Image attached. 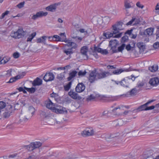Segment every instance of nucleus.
<instances>
[{
    "label": "nucleus",
    "instance_id": "1",
    "mask_svg": "<svg viewBox=\"0 0 159 159\" xmlns=\"http://www.w3.org/2000/svg\"><path fill=\"white\" fill-rule=\"evenodd\" d=\"M111 75L109 72L103 71L99 72L95 70L90 72L89 80L91 83H92L95 80L104 78Z\"/></svg>",
    "mask_w": 159,
    "mask_h": 159
},
{
    "label": "nucleus",
    "instance_id": "2",
    "mask_svg": "<svg viewBox=\"0 0 159 159\" xmlns=\"http://www.w3.org/2000/svg\"><path fill=\"white\" fill-rule=\"evenodd\" d=\"M25 34V32L22 28H20L18 29L16 31H12L10 36L14 39H19L24 37Z\"/></svg>",
    "mask_w": 159,
    "mask_h": 159
},
{
    "label": "nucleus",
    "instance_id": "3",
    "mask_svg": "<svg viewBox=\"0 0 159 159\" xmlns=\"http://www.w3.org/2000/svg\"><path fill=\"white\" fill-rule=\"evenodd\" d=\"M154 101V100L149 101L145 104L139 106L135 110H136L137 112H139L143 111H148L153 109L155 107L154 106L152 105L150 107H148V105ZM134 111H135V110H134Z\"/></svg>",
    "mask_w": 159,
    "mask_h": 159
},
{
    "label": "nucleus",
    "instance_id": "4",
    "mask_svg": "<svg viewBox=\"0 0 159 159\" xmlns=\"http://www.w3.org/2000/svg\"><path fill=\"white\" fill-rule=\"evenodd\" d=\"M136 77L134 75H132L130 77H128L124 78L120 81L121 85L124 87H128L131 80H132L133 81L135 80Z\"/></svg>",
    "mask_w": 159,
    "mask_h": 159
},
{
    "label": "nucleus",
    "instance_id": "5",
    "mask_svg": "<svg viewBox=\"0 0 159 159\" xmlns=\"http://www.w3.org/2000/svg\"><path fill=\"white\" fill-rule=\"evenodd\" d=\"M119 45V42L116 39L111 40L109 42V46L111 47L112 53L118 52L117 49H116L117 46Z\"/></svg>",
    "mask_w": 159,
    "mask_h": 159
},
{
    "label": "nucleus",
    "instance_id": "6",
    "mask_svg": "<svg viewBox=\"0 0 159 159\" xmlns=\"http://www.w3.org/2000/svg\"><path fill=\"white\" fill-rule=\"evenodd\" d=\"M95 131L92 128H87L83 131L81 133V135L83 137L91 136L94 135Z\"/></svg>",
    "mask_w": 159,
    "mask_h": 159
},
{
    "label": "nucleus",
    "instance_id": "7",
    "mask_svg": "<svg viewBox=\"0 0 159 159\" xmlns=\"http://www.w3.org/2000/svg\"><path fill=\"white\" fill-rule=\"evenodd\" d=\"M54 112L57 113L62 114L67 113V111L65 108L60 106L59 105H56L55 107L53 108Z\"/></svg>",
    "mask_w": 159,
    "mask_h": 159
},
{
    "label": "nucleus",
    "instance_id": "8",
    "mask_svg": "<svg viewBox=\"0 0 159 159\" xmlns=\"http://www.w3.org/2000/svg\"><path fill=\"white\" fill-rule=\"evenodd\" d=\"M54 78V75L52 73L49 72L45 74L43 79L46 82H48L53 80Z\"/></svg>",
    "mask_w": 159,
    "mask_h": 159
},
{
    "label": "nucleus",
    "instance_id": "9",
    "mask_svg": "<svg viewBox=\"0 0 159 159\" xmlns=\"http://www.w3.org/2000/svg\"><path fill=\"white\" fill-rule=\"evenodd\" d=\"M48 14L47 12H43V11H40L37 12L35 15H34L31 18L33 20H35L38 18H40L43 16H46Z\"/></svg>",
    "mask_w": 159,
    "mask_h": 159
},
{
    "label": "nucleus",
    "instance_id": "10",
    "mask_svg": "<svg viewBox=\"0 0 159 159\" xmlns=\"http://www.w3.org/2000/svg\"><path fill=\"white\" fill-rule=\"evenodd\" d=\"M68 95L72 98L74 99L80 100L81 99V97L72 89H71L68 92Z\"/></svg>",
    "mask_w": 159,
    "mask_h": 159
},
{
    "label": "nucleus",
    "instance_id": "11",
    "mask_svg": "<svg viewBox=\"0 0 159 159\" xmlns=\"http://www.w3.org/2000/svg\"><path fill=\"white\" fill-rule=\"evenodd\" d=\"M85 88V86L82 83H79L75 88V91L77 93L83 92Z\"/></svg>",
    "mask_w": 159,
    "mask_h": 159
},
{
    "label": "nucleus",
    "instance_id": "12",
    "mask_svg": "<svg viewBox=\"0 0 159 159\" xmlns=\"http://www.w3.org/2000/svg\"><path fill=\"white\" fill-rule=\"evenodd\" d=\"M149 83L152 86H156L159 83V79L157 77H153L150 79Z\"/></svg>",
    "mask_w": 159,
    "mask_h": 159
},
{
    "label": "nucleus",
    "instance_id": "13",
    "mask_svg": "<svg viewBox=\"0 0 159 159\" xmlns=\"http://www.w3.org/2000/svg\"><path fill=\"white\" fill-rule=\"evenodd\" d=\"M123 23L121 22H118L117 23L112 26L113 30L114 32L118 31V30H121L122 29L121 28Z\"/></svg>",
    "mask_w": 159,
    "mask_h": 159
},
{
    "label": "nucleus",
    "instance_id": "14",
    "mask_svg": "<svg viewBox=\"0 0 159 159\" xmlns=\"http://www.w3.org/2000/svg\"><path fill=\"white\" fill-rule=\"evenodd\" d=\"M30 82L34 86L40 85L42 84V80L39 77H37L33 81H30Z\"/></svg>",
    "mask_w": 159,
    "mask_h": 159
},
{
    "label": "nucleus",
    "instance_id": "15",
    "mask_svg": "<svg viewBox=\"0 0 159 159\" xmlns=\"http://www.w3.org/2000/svg\"><path fill=\"white\" fill-rule=\"evenodd\" d=\"M134 22V23L133 24L134 25H136L139 24L140 21L139 19L137 18H136L135 17H133L132 20L126 23V25H131L133 22Z\"/></svg>",
    "mask_w": 159,
    "mask_h": 159
},
{
    "label": "nucleus",
    "instance_id": "16",
    "mask_svg": "<svg viewBox=\"0 0 159 159\" xmlns=\"http://www.w3.org/2000/svg\"><path fill=\"white\" fill-rule=\"evenodd\" d=\"M58 4L55 3L51 5L46 8L47 11L51 12H54L56 11Z\"/></svg>",
    "mask_w": 159,
    "mask_h": 159
},
{
    "label": "nucleus",
    "instance_id": "17",
    "mask_svg": "<svg viewBox=\"0 0 159 159\" xmlns=\"http://www.w3.org/2000/svg\"><path fill=\"white\" fill-rule=\"evenodd\" d=\"M118 33V32H114L113 33H111L109 32H104L103 33V36L104 39H108L112 37L114 34H116Z\"/></svg>",
    "mask_w": 159,
    "mask_h": 159
},
{
    "label": "nucleus",
    "instance_id": "18",
    "mask_svg": "<svg viewBox=\"0 0 159 159\" xmlns=\"http://www.w3.org/2000/svg\"><path fill=\"white\" fill-rule=\"evenodd\" d=\"M88 50V48L87 46H84L81 49V53L82 54L86 57V58L85 59H87L88 58V55L87 54Z\"/></svg>",
    "mask_w": 159,
    "mask_h": 159
},
{
    "label": "nucleus",
    "instance_id": "19",
    "mask_svg": "<svg viewBox=\"0 0 159 159\" xmlns=\"http://www.w3.org/2000/svg\"><path fill=\"white\" fill-rule=\"evenodd\" d=\"M139 92V91H138V90L135 87L132 89L130 91L126 93V94L133 96L136 95Z\"/></svg>",
    "mask_w": 159,
    "mask_h": 159
},
{
    "label": "nucleus",
    "instance_id": "20",
    "mask_svg": "<svg viewBox=\"0 0 159 159\" xmlns=\"http://www.w3.org/2000/svg\"><path fill=\"white\" fill-rule=\"evenodd\" d=\"M47 38L46 36H43L40 38H38L37 39V43H43L44 44H46V39Z\"/></svg>",
    "mask_w": 159,
    "mask_h": 159
},
{
    "label": "nucleus",
    "instance_id": "21",
    "mask_svg": "<svg viewBox=\"0 0 159 159\" xmlns=\"http://www.w3.org/2000/svg\"><path fill=\"white\" fill-rule=\"evenodd\" d=\"M77 72L75 70L72 71L71 72L69 73V76L68 77L67 80L69 81L71 80V79L74 78L77 74Z\"/></svg>",
    "mask_w": 159,
    "mask_h": 159
},
{
    "label": "nucleus",
    "instance_id": "22",
    "mask_svg": "<svg viewBox=\"0 0 159 159\" xmlns=\"http://www.w3.org/2000/svg\"><path fill=\"white\" fill-rule=\"evenodd\" d=\"M20 123H25L27 121L28 118H27L24 114H21L20 116Z\"/></svg>",
    "mask_w": 159,
    "mask_h": 159
},
{
    "label": "nucleus",
    "instance_id": "23",
    "mask_svg": "<svg viewBox=\"0 0 159 159\" xmlns=\"http://www.w3.org/2000/svg\"><path fill=\"white\" fill-rule=\"evenodd\" d=\"M53 103L52 102L51 100H49L46 104V107L49 109H50L53 111V108L55 107H53Z\"/></svg>",
    "mask_w": 159,
    "mask_h": 159
},
{
    "label": "nucleus",
    "instance_id": "24",
    "mask_svg": "<svg viewBox=\"0 0 159 159\" xmlns=\"http://www.w3.org/2000/svg\"><path fill=\"white\" fill-rule=\"evenodd\" d=\"M66 36H64V37L61 38L59 36L57 35H53L54 41H61L62 42L64 40V39L65 38Z\"/></svg>",
    "mask_w": 159,
    "mask_h": 159
},
{
    "label": "nucleus",
    "instance_id": "25",
    "mask_svg": "<svg viewBox=\"0 0 159 159\" xmlns=\"http://www.w3.org/2000/svg\"><path fill=\"white\" fill-rule=\"evenodd\" d=\"M124 6L125 7V9H126L132 7L131 5L129 3V1L128 0H125L124 1Z\"/></svg>",
    "mask_w": 159,
    "mask_h": 159
},
{
    "label": "nucleus",
    "instance_id": "26",
    "mask_svg": "<svg viewBox=\"0 0 159 159\" xmlns=\"http://www.w3.org/2000/svg\"><path fill=\"white\" fill-rule=\"evenodd\" d=\"M158 66L157 65H154L148 67V69L152 72L156 71L158 70Z\"/></svg>",
    "mask_w": 159,
    "mask_h": 159
},
{
    "label": "nucleus",
    "instance_id": "27",
    "mask_svg": "<svg viewBox=\"0 0 159 159\" xmlns=\"http://www.w3.org/2000/svg\"><path fill=\"white\" fill-rule=\"evenodd\" d=\"M154 29L152 28H149L145 30L146 36L152 35V34Z\"/></svg>",
    "mask_w": 159,
    "mask_h": 159
},
{
    "label": "nucleus",
    "instance_id": "28",
    "mask_svg": "<svg viewBox=\"0 0 159 159\" xmlns=\"http://www.w3.org/2000/svg\"><path fill=\"white\" fill-rule=\"evenodd\" d=\"M144 83L143 82H140L137 84V85L135 87V88L139 92L140 90H142V88L144 86Z\"/></svg>",
    "mask_w": 159,
    "mask_h": 159
},
{
    "label": "nucleus",
    "instance_id": "29",
    "mask_svg": "<svg viewBox=\"0 0 159 159\" xmlns=\"http://www.w3.org/2000/svg\"><path fill=\"white\" fill-rule=\"evenodd\" d=\"M96 98L95 96L93 94H91L89 96H88L86 99V100L88 102L91 101H94Z\"/></svg>",
    "mask_w": 159,
    "mask_h": 159
},
{
    "label": "nucleus",
    "instance_id": "30",
    "mask_svg": "<svg viewBox=\"0 0 159 159\" xmlns=\"http://www.w3.org/2000/svg\"><path fill=\"white\" fill-rule=\"evenodd\" d=\"M71 37L72 39H74L75 41L77 43H80L82 40V37H79L77 36L71 35Z\"/></svg>",
    "mask_w": 159,
    "mask_h": 159
},
{
    "label": "nucleus",
    "instance_id": "31",
    "mask_svg": "<svg viewBox=\"0 0 159 159\" xmlns=\"http://www.w3.org/2000/svg\"><path fill=\"white\" fill-rule=\"evenodd\" d=\"M12 112L10 111L5 112L3 114V117L5 118H8L10 116Z\"/></svg>",
    "mask_w": 159,
    "mask_h": 159
},
{
    "label": "nucleus",
    "instance_id": "32",
    "mask_svg": "<svg viewBox=\"0 0 159 159\" xmlns=\"http://www.w3.org/2000/svg\"><path fill=\"white\" fill-rule=\"evenodd\" d=\"M72 82H69L67 84L64 86V90L66 91H68L70 89L72 84Z\"/></svg>",
    "mask_w": 159,
    "mask_h": 159
},
{
    "label": "nucleus",
    "instance_id": "33",
    "mask_svg": "<svg viewBox=\"0 0 159 159\" xmlns=\"http://www.w3.org/2000/svg\"><path fill=\"white\" fill-rule=\"evenodd\" d=\"M25 72H23L21 74H20L13 77V79L14 80H15V81L17 80L22 78L25 75Z\"/></svg>",
    "mask_w": 159,
    "mask_h": 159
},
{
    "label": "nucleus",
    "instance_id": "34",
    "mask_svg": "<svg viewBox=\"0 0 159 159\" xmlns=\"http://www.w3.org/2000/svg\"><path fill=\"white\" fill-rule=\"evenodd\" d=\"M64 52L66 53L67 55H69V57L70 58V55L73 53L72 49L70 48L65 49L64 50Z\"/></svg>",
    "mask_w": 159,
    "mask_h": 159
},
{
    "label": "nucleus",
    "instance_id": "35",
    "mask_svg": "<svg viewBox=\"0 0 159 159\" xmlns=\"http://www.w3.org/2000/svg\"><path fill=\"white\" fill-rule=\"evenodd\" d=\"M10 59V58L9 57H5L0 61V64H5L7 63Z\"/></svg>",
    "mask_w": 159,
    "mask_h": 159
},
{
    "label": "nucleus",
    "instance_id": "36",
    "mask_svg": "<svg viewBox=\"0 0 159 159\" xmlns=\"http://www.w3.org/2000/svg\"><path fill=\"white\" fill-rule=\"evenodd\" d=\"M36 32H34L32 33L30 35L27 39V41H31L36 36Z\"/></svg>",
    "mask_w": 159,
    "mask_h": 159
},
{
    "label": "nucleus",
    "instance_id": "37",
    "mask_svg": "<svg viewBox=\"0 0 159 159\" xmlns=\"http://www.w3.org/2000/svg\"><path fill=\"white\" fill-rule=\"evenodd\" d=\"M137 46L139 48L144 49L145 48V45L142 42H138L137 44Z\"/></svg>",
    "mask_w": 159,
    "mask_h": 159
},
{
    "label": "nucleus",
    "instance_id": "38",
    "mask_svg": "<svg viewBox=\"0 0 159 159\" xmlns=\"http://www.w3.org/2000/svg\"><path fill=\"white\" fill-rule=\"evenodd\" d=\"M33 144L34 145V149L39 148L42 145V143L39 142H34L33 143Z\"/></svg>",
    "mask_w": 159,
    "mask_h": 159
},
{
    "label": "nucleus",
    "instance_id": "39",
    "mask_svg": "<svg viewBox=\"0 0 159 159\" xmlns=\"http://www.w3.org/2000/svg\"><path fill=\"white\" fill-rule=\"evenodd\" d=\"M25 89L27 91L31 93H33L35 92L36 90L35 88H34L32 87L31 88H27L26 87H24Z\"/></svg>",
    "mask_w": 159,
    "mask_h": 159
},
{
    "label": "nucleus",
    "instance_id": "40",
    "mask_svg": "<svg viewBox=\"0 0 159 159\" xmlns=\"http://www.w3.org/2000/svg\"><path fill=\"white\" fill-rule=\"evenodd\" d=\"M17 155L16 154H14L10 155L9 156L8 158H6L5 159L3 157H0V159H15V158Z\"/></svg>",
    "mask_w": 159,
    "mask_h": 159
},
{
    "label": "nucleus",
    "instance_id": "41",
    "mask_svg": "<svg viewBox=\"0 0 159 159\" xmlns=\"http://www.w3.org/2000/svg\"><path fill=\"white\" fill-rule=\"evenodd\" d=\"M115 122L116 123V126H121L122 125L124 124V122L123 121V120L121 119H120L116 120Z\"/></svg>",
    "mask_w": 159,
    "mask_h": 159
},
{
    "label": "nucleus",
    "instance_id": "42",
    "mask_svg": "<svg viewBox=\"0 0 159 159\" xmlns=\"http://www.w3.org/2000/svg\"><path fill=\"white\" fill-rule=\"evenodd\" d=\"M62 42H65L66 43V44H65L66 46H67L68 47H71V45L72 43L70 42V41L67 39L65 37V38L64 39V40Z\"/></svg>",
    "mask_w": 159,
    "mask_h": 159
},
{
    "label": "nucleus",
    "instance_id": "43",
    "mask_svg": "<svg viewBox=\"0 0 159 159\" xmlns=\"http://www.w3.org/2000/svg\"><path fill=\"white\" fill-rule=\"evenodd\" d=\"M33 143H30L29 145L26 146V148L29 151H32L34 149Z\"/></svg>",
    "mask_w": 159,
    "mask_h": 159
},
{
    "label": "nucleus",
    "instance_id": "44",
    "mask_svg": "<svg viewBox=\"0 0 159 159\" xmlns=\"http://www.w3.org/2000/svg\"><path fill=\"white\" fill-rule=\"evenodd\" d=\"M125 70L122 69H120L115 70L113 71V73L114 74H119Z\"/></svg>",
    "mask_w": 159,
    "mask_h": 159
},
{
    "label": "nucleus",
    "instance_id": "45",
    "mask_svg": "<svg viewBox=\"0 0 159 159\" xmlns=\"http://www.w3.org/2000/svg\"><path fill=\"white\" fill-rule=\"evenodd\" d=\"M119 133L117 134H109L108 138L109 139H111L112 138H115L119 136Z\"/></svg>",
    "mask_w": 159,
    "mask_h": 159
},
{
    "label": "nucleus",
    "instance_id": "46",
    "mask_svg": "<svg viewBox=\"0 0 159 159\" xmlns=\"http://www.w3.org/2000/svg\"><path fill=\"white\" fill-rule=\"evenodd\" d=\"M128 37L127 35H125L121 39V42L124 43L127 42L128 40Z\"/></svg>",
    "mask_w": 159,
    "mask_h": 159
},
{
    "label": "nucleus",
    "instance_id": "47",
    "mask_svg": "<svg viewBox=\"0 0 159 159\" xmlns=\"http://www.w3.org/2000/svg\"><path fill=\"white\" fill-rule=\"evenodd\" d=\"M125 46V43H123L121 46L118 47L117 50L118 52H122L124 50Z\"/></svg>",
    "mask_w": 159,
    "mask_h": 159
},
{
    "label": "nucleus",
    "instance_id": "48",
    "mask_svg": "<svg viewBox=\"0 0 159 159\" xmlns=\"http://www.w3.org/2000/svg\"><path fill=\"white\" fill-rule=\"evenodd\" d=\"M108 135L109 134H107L106 133L102 134L100 136V138H105L106 140H107V139H109Z\"/></svg>",
    "mask_w": 159,
    "mask_h": 159
},
{
    "label": "nucleus",
    "instance_id": "49",
    "mask_svg": "<svg viewBox=\"0 0 159 159\" xmlns=\"http://www.w3.org/2000/svg\"><path fill=\"white\" fill-rule=\"evenodd\" d=\"M10 12V11H6L4 13L2 14L1 16L0 17V19H2L4 18L5 16L7 15Z\"/></svg>",
    "mask_w": 159,
    "mask_h": 159
},
{
    "label": "nucleus",
    "instance_id": "50",
    "mask_svg": "<svg viewBox=\"0 0 159 159\" xmlns=\"http://www.w3.org/2000/svg\"><path fill=\"white\" fill-rule=\"evenodd\" d=\"M64 77L65 76L63 73L59 74L57 76V79L60 80H62Z\"/></svg>",
    "mask_w": 159,
    "mask_h": 159
},
{
    "label": "nucleus",
    "instance_id": "51",
    "mask_svg": "<svg viewBox=\"0 0 159 159\" xmlns=\"http://www.w3.org/2000/svg\"><path fill=\"white\" fill-rule=\"evenodd\" d=\"M86 72L85 70L84 71L80 70L79 72L78 73V75L79 76H82L86 74Z\"/></svg>",
    "mask_w": 159,
    "mask_h": 159
},
{
    "label": "nucleus",
    "instance_id": "52",
    "mask_svg": "<svg viewBox=\"0 0 159 159\" xmlns=\"http://www.w3.org/2000/svg\"><path fill=\"white\" fill-rule=\"evenodd\" d=\"M94 50L95 52H97L101 53L102 50V48L98 47H95L94 48Z\"/></svg>",
    "mask_w": 159,
    "mask_h": 159
},
{
    "label": "nucleus",
    "instance_id": "53",
    "mask_svg": "<svg viewBox=\"0 0 159 159\" xmlns=\"http://www.w3.org/2000/svg\"><path fill=\"white\" fill-rule=\"evenodd\" d=\"M29 110L32 114H33L35 111V109L32 106H30L29 108Z\"/></svg>",
    "mask_w": 159,
    "mask_h": 159
},
{
    "label": "nucleus",
    "instance_id": "54",
    "mask_svg": "<svg viewBox=\"0 0 159 159\" xmlns=\"http://www.w3.org/2000/svg\"><path fill=\"white\" fill-rule=\"evenodd\" d=\"M153 47L155 49L159 48V42H157L154 43L153 45Z\"/></svg>",
    "mask_w": 159,
    "mask_h": 159
},
{
    "label": "nucleus",
    "instance_id": "55",
    "mask_svg": "<svg viewBox=\"0 0 159 159\" xmlns=\"http://www.w3.org/2000/svg\"><path fill=\"white\" fill-rule=\"evenodd\" d=\"M71 43L72 44L71 47H72L70 48L72 50V49H75L78 46L77 45L76 43L73 42H71Z\"/></svg>",
    "mask_w": 159,
    "mask_h": 159
},
{
    "label": "nucleus",
    "instance_id": "56",
    "mask_svg": "<svg viewBox=\"0 0 159 159\" xmlns=\"http://www.w3.org/2000/svg\"><path fill=\"white\" fill-rule=\"evenodd\" d=\"M25 4V2H22L20 3L17 5V7L19 8H21L24 7Z\"/></svg>",
    "mask_w": 159,
    "mask_h": 159
},
{
    "label": "nucleus",
    "instance_id": "57",
    "mask_svg": "<svg viewBox=\"0 0 159 159\" xmlns=\"http://www.w3.org/2000/svg\"><path fill=\"white\" fill-rule=\"evenodd\" d=\"M136 6L141 9H143L144 7V6L143 5L141 4L140 2H138L136 3Z\"/></svg>",
    "mask_w": 159,
    "mask_h": 159
},
{
    "label": "nucleus",
    "instance_id": "58",
    "mask_svg": "<svg viewBox=\"0 0 159 159\" xmlns=\"http://www.w3.org/2000/svg\"><path fill=\"white\" fill-rule=\"evenodd\" d=\"M11 70H7V73L6 74V77H8L11 76Z\"/></svg>",
    "mask_w": 159,
    "mask_h": 159
},
{
    "label": "nucleus",
    "instance_id": "59",
    "mask_svg": "<svg viewBox=\"0 0 159 159\" xmlns=\"http://www.w3.org/2000/svg\"><path fill=\"white\" fill-rule=\"evenodd\" d=\"M65 101L67 103L69 104L71 102L72 100L70 98L67 97L65 98Z\"/></svg>",
    "mask_w": 159,
    "mask_h": 159
},
{
    "label": "nucleus",
    "instance_id": "60",
    "mask_svg": "<svg viewBox=\"0 0 159 159\" xmlns=\"http://www.w3.org/2000/svg\"><path fill=\"white\" fill-rule=\"evenodd\" d=\"M51 97L52 98H57L58 95L56 93H54L53 92L50 94Z\"/></svg>",
    "mask_w": 159,
    "mask_h": 159
},
{
    "label": "nucleus",
    "instance_id": "61",
    "mask_svg": "<svg viewBox=\"0 0 159 159\" xmlns=\"http://www.w3.org/2000/svg\"><path fill=\"white\" fill-rule=\"evenodd\" d=\"M13 56L14 58H17L20 57V54L18 52H15L13 54Z\"/></svg>",
    "mask_w": 159,
    "mask_h": 159
},
{
    "label": "nucleus",
    "instance_id": "62",
    "mask_svg": "<svg viewBox=\"0 0 159 159\" xmlns=\"http://www.w3.org/2000/svg\"><path fill=\"white\" fill-rule=\"evenodd\" d=\"M29 159H38V158L35 155H32L29 157Z\"/></svg>",
    "mask_w": 159,
    "mask_h": 159
},
{
    "label": "nucleus",
    "instance_id": "63",
    "mask_svg": "<svg viewBox=\"0 0 159 159\" xmlns=\"http://www.w3.org/2000/svg\"><path fill=\"white\" fill-rule=\"evenodd\" d=\"M101 53L103 55H106L108 53V52L106 49H103L102 48Z\"/></svg>",
    "mask_w": 159,
    "mask_h": 159
},
{
    "label": "nucleus",
    "instance_id": "64",
    "mask_svg": "<svg viewBox=\"0 0 159 159\" xmlns=\"http://www.w3.org/2000/svg\"><path fill=\"white\" fill-rule=\"evenodd\" d=\"M132 48V47L130 46V45L129 44L128 45H127L125 47L126 49L128 51L131 50V49Z\"/></svg>",
    "mask_w": 159,
    "mask_h": 159
}]
</instances>
